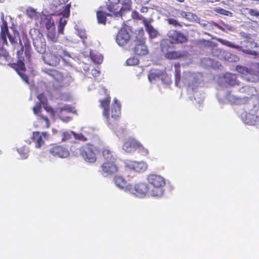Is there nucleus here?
<instances>
[{"label": "nucleus", "instance_id": "nucleus-1", "mask_svg": "<svg viewBox=\"0 0 259 259\" xmlns=\"http://www.w3.org/2000/svg\"><path fill=\"white\" fill-rule=\"evenodd\" d=\"M7 37H8L11 44L13 45H15L17 43V38L20 39L19 37V33L17 30L14 31L13 35L10 34L7 25V22L4 20L1 26L0 55L1 56H3L5 59H7L9 56V53L5 47L6 46H8Z\"/></svg>", "mask_w": 259, "mask_h": 259}, {"label": "nucleus", "instance_id": "nucleus-2", "mask_svg": "<svg viewBox=\"0 0 259 259\" xmlns=\"http://www.w3.org/2000/svg\"><path fill=\"white\" fill-rule=\"evenodd\" d=\"M160 48L164 57L168 60H176L184 56L183 54L180 51H175V45L174 42L167 38H164L160 41Z\"/></svg>", "mask_w": 259, "mask_h": 259}, {"label": "nucleus", "instance_id": "nucleus-3", "mask_svg": "<svg viewBox=\"0 0 259 259\" xmlns=\"http://www.w3.org/2000/svg\"><path fill=\"white\" fill-rule=\"evenodd\" d=\"M77 153L87 162L95 163L97 159L99 149L94 144L87 143L77 149Z\"/></svg>", "mask_w": 259, "mask_h": 259}, {"label": "nucleus", "instance_id": "nucleus-4", "mask_svg": "<svg viewBox=\"0 0 259 259\" xmlns=\"http://www.w3.org/2000/svg\"><path fill=\"white\" fill-rule=\"evenodd\" d=\"M147 180L148 183L153 187L152 195L155 196H161L162 195L164 190L163 188L165 186L164 179L158 175L150 174L148 175Z\"/></svg>", "mask_w": 259, "mask_h": 259}, {"label": "nucleus", "instance_id": "nucleus-5", "mask_svg": "<svg viewBox=\"0 0 259 259\" xmlns=\"http://www.w3.org/2000/svg\"><path fill=\"white\" fill-rule=\"evenodd\" d=\"M58 48L56 46H52L49 51L45 54L44 60L46 64L52 66H57L59 64L60 59L59 50Z\"/></svg>", "mask_w": 259, "mask_h": 259}, {"label": "nucleus", "instance_id": "nucleus-6", "mask_svg": "<svg viewBox=\"0 0 259 259\" xmlns=\"http://www.w3.org/2000/svg\"><path fill=\"white\" fill-rule=\"evenodd\" d=\"M99 171L104 177H111L118 171L116 161H104L101 165Z\"/></svg>", "mask_w": 259, "mask_h": 259}, {"label": "nucleus", "instance_id": "nucleus-7", "mask_svg": "<svg viewBox=\"0 0 259 259\" xmlns=\"http://www.w3.org/2000/svg\"><path fill=\"white\" fill-rule=\"evenodd\" d=\"M130 187L128 192L139 197H144L149 191V186L145 183H139L134 186L131 184Z\"/></svg>", "mask_w": 259, "mask_h": 259}, {"label": "nucleus", "instance_id": "nucleus-8", "mask_svg": "<svg viewBox=\"0 0 259 259\" xmlns=\"http://www.w3.org/2000/svg\"><path fill=\"white\" fill-rule=\"evenodd\" d=\"M50 153L55 157L65 158L70 155L68 149L63 145H53L49 149Z\"/></svg>", "mask_w": 259, "mask_h": 259}, {"label": "nucleus", "instance_id": "nucleus-9", "mask_svg": "<svg viewBox=\"0 0 259 259\" xmlns=\"http://www.w3.org/2000/svg\"><path fill=\"white\" fill-rule=\"evenodd\" d=\"M242 36L245 38V39L241 42V48L242 49V51L247 54L251 55L255 54V52L252 50V49L255 48L256 46L251 37L245 33H243Z\"/></svg>", "mask_w": 259, "mask_h": 259}, {"label": "nucleus", "instance_id": "nucleus-10", "mask_svg": "<svg viewBox=\"0 0 259 259\" xmlns=\"http://www.w3.org/2000/svg\"><path fill=\"white\" fill-rule=\"evenodd\" d=\"M49 135L47 132H33L31 136L32 142L35 143L37 148H40L45 144V140H48Z\"/></svg>", "mask_w": 259, "mask_h": 259}, {"label": "nucleus", "instance_id": "nucleus-11", "mask_svg": "<svg viewBox=\"0 0 259 259\" xmlns=\"http://www.w3.org/2000/svg\"><path fill=\"white\" fill-rule=\"evenodd\" d=\"M135 41L134 52L136 55L142 56H145L148 53V50L145 45V41L144 39L137 38Z\"/></svg>", "mask_w": 259, "mask_h": 259}, {"label": "nucleus", "instance_id": "nucleus-12", "mask_svg": "<svg viewBox=\"0 0 259 259\" xmlns=\"http://www.w3.org/2000/svg\"><path fill=\"white\" fill-rule=\"evenodd\" d=\"M111 98L109 95H107L105 99L100 100V107L103 108V114L106 118L108 123H112L111 119L110 118L109 106Z\"/></svg>", "mask_w": 259, "mask_h": 259}, {"label": "nucleus", "instance_id": "nucleus-13", "mask_svg": "<svg viewBox=\"0 0 259 259\" xmlns=\"http://www.w3.org/2000/svg\"><path fill=\"white\" fill-rule=\"evenodd\" d=\"M168 37L175 44H183L188 41L187 37L180 31L172 30L169 32Z\"/></svg>", "mask_w": 259, "mask_h": 259}, {"label": "nucleus", "instance_id": "nucleus-14", "mask_svg": "<svg viewBox=\"0 0 259 259\" xmlns=\"http://www.w3.org/2000/svg\"><path fill=\"white\" fill-rule=\"evenodd\" d=\"M130 39V34L126 29L121 28L118 31L116 35V41L119 46H123L125 45Z\"/></svg>", "mask_w": 259, "mask_h": 259}, {"label": "nucleus", "instance_id": "nucleus-15", "mask_svg": "<svg viewBox=\"0 0 259 259\" xmlns=\"http://www.w3.org/2000/svg\"><path fill=\"white\" fill-rule=\"evenodd\" d=\"M126 166L137 172H144L147 168V164L143 161H130L126 163Z\"/></svg>", "mask_w": 259, "mask_h": 259}, {"label": "nucleus", "instance_id": "nucleus-16", "mask_svg": "<svg viewBox=\"0 0 259 259\" xmlns=\"http://www.w3.org/2000/svg\"><path fill=\"white\" fill-rule=\"evenodd\" d=\"M139 142L133 138H129L125 141L122 149L128 153H132L137 150Z\"/></svg>", "mask_w": 259, "mask_h": 259}, {"label": "nucleus", "instance_id": "nucleus-17", "mask_svg": "<svg viewBox=\"0 0 259 259\" xmlns=\"http://www.w3.org/2000/svg\"><path fill=\"white\" fill-rule=\"evenodd\" d=\"M72 111V107L69 105H65L62 107H59L56 109V113L60 119L64 122H68L71 120V117L69 116H64V114L71 113Z\"/></svg>", "mask_w": 259, "mask_h": 259}, {"label": "nucleus", "instance_id": "nucleus-18", "mask_svg": "<svg viewBox=\"0 0 259 259\" xmlns=\"http://www.w3.org/2000/svg\"><path fill=\"white\" fill-rule=\"evenodd\" d=\"M109 4L107 5V9L109 12L114 14L116 17H121L122 15L119 11L118 5L120 0H108Z\"/></svg>", "mask_w": 259, "mask_h": 259}, {"label": "nucleus", "instance_id": "nucleus-19", "mask_svg": "<svg viewBox=\"0 0 259 259\" xmlns=\"http://www.w3.org/2000/svg\"><path fill=\"white\" fill-rule=\"evenodd\" d=\"M121 105L116 99H114V104L111 106L110 117L114 120H117L120 117Z\"/></svg>", "mask_w": 259, "mask_h": 259}, {"label": "nucleus", "instance_id": "nucleus-20", "mask_svg": "<svg viewBox=\"0 0 259 259\" xmlns=\"http://www.w3.org/2000/svg\"><path fill=\"white\" fill-rule=\"evenodd\" d=\"M104 6H101L99 7V10L97 11L96 15L98 22L100 24H103L105 25L107 21V17L111 16L114 15L112 13H106L104 12Z\"/></svg>", "mask_w": 259, "mask_h": 259}, {"label": "nucleus", "instance_id": "nucleus-21", "mask_svg": "<svg viewBox=\"0 0 259 259\" xmlns=\"http://www.w3.org/2000/svg\"><path fill=\"white\" fill-rule=\"evenodd\" d=\"M114 182L115 185L125 190V191L128 192V188L130 187L131 184H127L126 181L124 179L123 177L119 176H115L114 177Z\"/></svg>", "mask_w": 259, "mask_h": 259}, {"label": "nucleus", "instance_id": "nucleus-22", "mask_svg": "<svg viewBox=\"0 0 259 259\" xmlns=\"http://www.w3.org/2000/svg\"><path fill=\"white\" fill-rule=\"evenodd\" d=\"M225 82L230 86L239 85L240 82L237 80L236 74L227 72L224 75Z\"/></svg>", "mask_w": 259, "mask_h": 259}, {"label": "nucleus", "instance_id": "nucleus-23", "mask_svg": "<svg viewBox=\"0 0 259 259\" xmlns=\"http://www.w3.org/2000/svg\"><path fill=\"white\" fill-rule=\"evenodd\" d=\"M226 98L231 104L235 105H240L245 103L248 99L247 97H244L243 98L237 97L231 94V93H228L227 94Z\"/></svg>", "mask_w": 259, "mask_h": 259}, {"label": "nucleus", "instance_id": "nucleus-24", "mask_svg": "<svg viewBox=\"0 0 259 259\" xmlns=\"http://www.w3.org/2000/svg\"><path fill=\"white\" fill-rule=\"evenodd\" d=\"M102 155L104 161H116V155L108 147L102 150Z\"/></svg>", "mask_w": 259, "mask_h": 259}, {"label": "nucleus", "instance_id": "nucleus-25", "mask_svg": "<svg viewBox=\"0 0 259 259\" xmlns=\"http://www.w3.org/2000/svg\"><path fill=\"white\" fill-rule=\"evenodd\" d=\"M44 72L58 82L62 81L64 79L62 73L55 69H49L45 70Z\"/></svg>", "mask_w": 259, "mask_h": 259}, {"label": "nucleus", "instance_id": "nucleus-26", "mask_svg": "<svg viewBox=\"0 0 259 259\" xmlns=\"http://www.w3.org/2000/svg\"><path fill=\"white\" fill-rule=\"evenodd\" d=\"M243 77L246 80L252 82H256L259 80V76L257 72L251 69H248V72Z\"/></svg>", "mask_w": 259, "mask_h": 259}, {"label": "nucleus", "instance_id": "nucleus-27", "mask_svg": "<svg viewBox=\"0 0 259 259\" xmlns=\"http://www.w3.org/2000/svg\"><path fill=\"white\" fill-rule=\"evenodd\" d=\"M74 136V132L72 131H60L59 136L60 140L62 142H66L72 139V136Z\"/></svg>", "mask_w": 259, "mask_h": 259}, {"label": "nucleus", "instance_id": "nucleus-28", "mask_svg": "<svg viewBox=\"0 0 259 259\" xmlns=\"http://www.w3.org/2000/svg\"><path fill=\"white\" fill-rule=\"evenodd\" d=\"M198 44L202 47L211 49L216 48L218 46L217 43L213 42L210 40H206L204 39L198 40Z\"/></svg>", "mask_w": 259, "mask_h": 259}, {"label": "nucleus", "instance_id": "nucleus-29", "mask_svg": "<svg viewBox=\"0 0 259 259\" xmlns=\"http://www.w3.org/2000/svg\"><path fill=\"white\" fill-rule=\"evenodd\" d=\"M11 66L17 71L18 74L26 71L25 64L21 60L19 59L16 63L11 64Z\"/></svg>", "mask_w": 259, "mask_h": 259}, {"label": "nucleus", "instance_id": "nucleus-30", "mask_svg": "<svg viewBox=\"0 0 259 259\" xmlns=\"http://www.w3.org/2000/svg\"><path fill=\"white\" fill-rule=\"evenodd\" d=\"M257 119V116L255 114L250 113H246L244 118L245 123L249 125H254Z\"/></svg>", "mask_w": 259, "mask_h": 259}, {"label": "nucleus", "instance_id": "nucleus-31", "mask_svg": "<svg viewBox=\"0 0 259 259\" xmlns=\"http://www.w3.org/2000/svg\"><path fill=\"white\" fill-rule=\"evenodd\" d=\"M144 25L146 28V31L149 33L150 37L152 38H155L157 36L158 34V32L150 24V22H149L148 21L145 22V23Z\"/></svg>", "mask_w": 259, "mask_h": 259}, {"label": "nucleus", "instance_id": "nucleus-32", "mask_svg": "<svg viewBox=\"0 0 259 259\" xmlns=\"http://www.w3.org/2000/svg\"><path fill=\"white\" fill-rule=\"evenodd\" d=\"M120 3L122 7L119 8V12L121 11H130L132 9V0H120Z\"/></svg>", "mask_w": 259, "mask_h": 259}, {"label": "nucleus", "instance_id": "nucleus-33", "mask_svg": "<svg viewBox=\"0 0 259 259\" xmlns=\"http://www.w3.org/2000/svg\"><path fill=\"white\" fill-rule=\"evenodd\" d=\"M48 39L53 42H57L58 41V37L56 35V28L53 27V28L47 30Z\"/></svg>", "mask_w": 259, "mask_h": 259}, {"label": "nucleus", "instance_id": "nucleus-34", "mask_svg": "<svg viewBox=\"0 0 259 259\" xmlns=\"http://www.w3.org/2000/svg\"><path fill=\"white\" fill-rule=\"evenodd\" d=\"M175 82L176 84H178L180 82L181 80V69H180V63L175 64Z\"/></svg>", "mask_w": 259, "mask_h": 259}, {"label": "nucleus", "instance_id": "nucleus-35", "mask_svg": "<svg viewBox=\"0 0 259 259\" xmlns=\"http://www.w3.org/2000/svg\"><path fill=\"white\" fill-rule=\"evenodd\" d=\"M38 121L45 128H49L50 126V122L49 118L42 115H39Z\"/></svg>", "mask_w": 259, "mask_h": 259}, {"label": "nucleus", "instance_id": "nucleus-36", "mask_svg": "<svg viewBox=\"0 0 259 259\" xmlns=\"http://www.w3.org/2000/svg\"><path fill=\"white\" fill-rule=\"evenodd\" d=\"M67 22V20L64 18H61L58 25V33L60 34H64V29Z\"/></svg>", "mask_w": 259, "mask_h": 259}, {"label": "nucleus", "instance_id": "nucleus-37", "mask_svg": "<svg viewBox=\"0 0 259 259\" xmlns=\"http://www.w3.org/2000/svg\"><path fill=\"white\" fill-rule=\"evenodd\" d=\"M17 150L18 153L21 156L22 158L25 159L28 157L29 155V150L27 146H22L21 147L18 148Z\"/></svg>", "mask_w": 259, "mask_h": 259}, {"label": "nucleus", "instance_id": "nucleus-38", "mask_svg": "<svg viewBox=\"0 0 259 259\" xmlns=\"http://www.w3.org/2000/svg\"><path fill=\"white\" fill-rule=\"evenodd\" d=\"M46 21L45 22V26L47 29H50L55 27V21L52 16H47L46 17Z\"/></svg>", "mask_w": 259, "mask_h": 259}, {"label": "nucleus", "instance_id": "nucleus-39", "mask_svg": "<svg viewBox=\"0 0 259 259\" xmlns=\"http://www.w3.org/2000/svg\"><path fill=\"white\" fill-rule=\"evenodd\" d=\"M132 17L134 20H142L143 24L145 23V22L148 21V20L142 15L139 14L138 12L137 11H133L132 13Z\"/></svg>", "mask_w": 259, "mask_h": 259}, {"label": "nucleus", "instance_id": "nucleus-40", "mask_svg": "<svg viewBox=\"0 0 259 259\" xmlns=\"http://www.w3.org/2000/svg\"><path fill=\"white\" fill-rule=\"evenodd\" d=\"M217 40L219 42H220L221 44L227 46L228 47L234 48V49H238L239 47L238 46H236L233 44L232 42L227 40L226 39H223L221 38H216Z\"/></svg>", "mask_w": 259, "mask_h": 259}, {"label": "nucleus", "instance_id": "nucleus-41", "mask_svg": "<svg viewBox=\"0 0 259 259\" xmlns=\"http://www.w3.org/2000/svg\"><path fill=\"white\" fill-rule=\"evenodd\" d=\"M162 70L157 71L155 70L154 71H151L150 72L148 75L149 79L150 81L156 80L157 78L160 79V76L161 75Z\"/></svg>", "mask_w": 259, "mask_h": 259}, {"label": "nucleus", "instance_id": "nucleus-42", "mask_svg": "<svg viewBox=\"0 0 259 259\" xmlns=\"http://www.w3.org/2000/svg\"><path fill=\"white\" fill-rule=\"evenodd\" d=\"M160 79L166 84H169L171 82L170 77L164 71H161Z\"/></svg>", "mask_w": 259, "mask_h": 259}, {"label": "nucleus", "instance_id": "nucleus-43", "mask_svg": "<svg viewBox=\"0 0 259 259\" xmlns=\"http://www.w3.org/2000/svg\"><path fill=\"white\" fill-rule=\"evenodd\" d=\"M91 58L92 60L95 63L100 64H101L103 60V58L101 55H98L94 54H92L90 55Z\"/></svg>", "mask_w": 259, "mask_h": 259}, {"label": "nucleus", "instance_id": "nucleus-44", "mask_svg": "<svg viewBox=\"0 0 259 259\" xmlns=\"http://www.w3.org/2000/svg\"><path fill=\"white\" fill-rule=\"evenodd\" d=\"M137 150L140 154L144 156H147L149 154L148 149L145 148L140 142H139V145L138 146Z\"/></svg>", "mask_w": 259, "mask_h": 259}, {"label": "nucleus", "instance_id": "nucleus-45", "mask_svg": "<svg viewBox=\"0 0 259 259\" xmlns=\"http://www.w3.org/2000/svg\"><path fill=\"white\" fill-rule=\"evenodd\" d=\"M213 11L215 12L226 16H229L231 14V12L226 10H225L220 7H215L213 8Z\"/></svg>", "mask_w": 259, "mask_h": 259}, {"label": "nucleus", "instance_id": "nucleus-46", "mask_svg": "<svg viewBox=\"0 0 259 259\" xmlns=\"http://www.w3.org/2000/svg\"><path fill=\"white\" fill-rule=\"evenodd\" d=\"M167 23L175 27H180L182 26V24L175 18H169L167 19Z\"/></svg>", "mask_w": 259, "mask_h": 259}, {"label": "nucleus", "instance_id": "nucleus-47", "mask_svg": "<svg viewBox=\"0 0 259 259\" xmlns=\"http://www.w3.org/2000/svg\"><path fill=\"white\" fill-rule=\"evenodd\" d=\"M37 98L39 100V102L37 103H40L41 105H42L43 106L47 105L48 99L44 94L41 93L38 94L37 96Z\"/></svg>", "mask_w": 259, "mask_h": 259}, {"label": "nucleus", "instance_id": "nucleus-48", "mask_svg": "<svg viewBox=\"0 0 259 259\" xmlns=\"http://www.w3.org/2000/svg\"><path fill=\"white\" fill-rule=\"evenodd\" d=\"M41 105L40 103H37L33 107V111L35 115H40V113L41 111Z\"/></svg>", "mask_w": 259, "mask_h": 259}, {"label": "nucleus", "instance_id": "nucleus-49", "mask_svg": "<svg viewBox=\"0 0 259 259\" xmlns=\"http://www.w3.org/2000/svg\"><path fill=\"white\" fill-rule=\"evenodd\" d=\"M236 69L239 73L243 75V76H245L247 72H248L249 69L241 66H237Z\"/></svg>", "mask_w": 259, "mask_h": 259}, {"label": "nucleus", "instance_id": "nucleus-50", "mask_svg": "<svg viewBox=\"0 0 259 259\" xmlns=\"http://www.w3.org/2000/svg\"><path fill=\"white\" fill-rule=\"evenodd\" d=\"M138 60L134 57L130 58L127 59L126 62L128 65L133 66L138 64Z\"/></svg>", "mask_w": 259, "mask_h": 259}, {"label": "nucleus", "instance_id": "nucleus-51", "mask_svg": "<svg viewBox=\"0 0 259 259\" xmlns=\"http://www.w3.org/2000/svg\"><path fill=\"white\" fill-rule=\"evenodd\" d=\"M74 137L75 139L82 141L83 142L87 141V138L82 134H76L74 132Z\"/></svg>", "mask_w": 259, "mask_h": 259}, {"label": "nucleus", "instance_id": "nucleus-52", "mask_svg": "<svg viewBox=\"0 0 259 259\" xmlns=\"http://www.w3.org/2000/svg\"><path fill=\"white\" fill-rule=\"evenodd\" d=\"M24 72H22L18 74L20 75V76L21 77L22 80L27 84H29V78L28 76L24 73Z\"/></svg>", "mask_w": 259, "mask_h": 259}, {"label": "nucleus", "instance_id": "nucleus-53", "mask_svg": "<svg viewBox=\"0 0 259 259\" xmlns=\"http://www.w3.org/2000/svg\"><path fill=\"white\" fill-rule=\"evenodd\" d=\"M24 49H25V55H27L29 53L30 50H31V45L29 42L27 41L25 42L24 45Z\"/></svg>", "mask_w": 259, "mask_h": 259}, {"label": "nucleus", "instance_id": "nucleus-54", "mask_svg": "<svg viewBox=\"0 0 259 259\" xmlns=\"http://www.w3.org/2000/svg\"><path fill=\"white\" fill-rule=\"evenodd\" d=\"M248 14L250 16H255L256 17H259V11L256 10L250 9L248 10Z\"/></svg>", "mask_w": 259, "mask_h": 259}, {"label": "nucleus", "instance_id": "nucleus-55", "mask_svg": "<svg viewBox=\"0 0 259 259\" xmlns=\"http://www.w3.org/2000/svg\"><path fill=\"white\" fill-rule=\"evenodd\" d=\"M19 44L21 46V48H20V49L19 50H18L17 52V55L18 58L21 57V56L23 54V53L24 52V47H23V46L22 45V41H21V40L20 39H19Z\"/></svg>", "mask_w": 259, "mask_h": 259}, {"label": "nucleus", "instance_id": "nucleus-56", "mask_svg": "<svg viewBox=\"0 0 259 259\" xmlns=\"http://www.w3.org/2000/svg\"><path fill=\"white\" fill-rule=\"evenodd\" d=\"M180 15L181 17L183 18H185L186 19L189 18V17L192 15V14L190 12H185V11H181L180 13Z\"/></svg>", "mask_w": 259, "mask_h": 259}, {"label": "nucleus", "instance_id": "nucleus-57", "mask_svg": "<svg viewBox=\"0 0 259 259\" xmlns=\"http://www.w3.org/2000/svg\"><path fill=\"white\" fill-rule=\"evenodd\" d=\"M251 89L249 87L245 86L239 89V92L242 93H245L248 92Z\"/></svg>", "mask_w": 259, "mask_h": 259}, {"label": "nucleus", "instance_id": "nucleus-58", "mask_svg": "<svg viewBox=\"0 0 259 259\" xmlns=\"http://www.w3.org/2000/svg\"><path fill=\"white\" fill-rule=\"evenodd\" d=\"M64 8V11L65 12V14H63V16H65L66 14H67V17H68V16L69 15V12H70V6L69 5H67Z\"/></svg>", "mask_w": 259, "mask_h": 259}, {"label": "nucleus", "instance_id": "nucleus-59", "mask_svg": "<svg viewBox=\"0 0 259 259\" xmlns=\"http://www.w3.org/2000/svg\"><path fill=\"white\" fill-rule=\"evenodd\" d=\"M27 14L31 18L34 17L36 15V12L35 11V10L33 9H31L29 11H27Z\"/></svg>", "mask_w": 259, "mask_h": 259}, {"label": "nucleus", "instance_id": "nucleus-60", "mask_svg": "<svg viewBox=\"0 0 259 259\" xmlns=\"http://www.w3.org/2000/svg\"><path fill=\"white\" fill-rule=\"evenodd\" d=\"M44 108L45 109V110L47 112H51V113H53L54 112V110H53V109L51 107L48 106H47V105L44 106Z\"/></svg>", "mask_w": 259, "mask_h": 259}, {"label": "nucleus", "instance_id": "nucleus-61", "mask_svg": "<svg viewBox=\"0 0 259 259\" xmlns=\"http://www.w3.org/2000/svg\"><path fill=\"white\" fill-rule=\"evenodd\" d=\"M140 12L143 13H146L148 11V8L147 7H142L140 9Z\"/></svg>", "mask_w": 259, "mask_h": 259}, {"label": "nucleus", "instance_id": "nucleus-62", "mask_svg": "<svg viewBox=\"0 0 259 259\" xmlns=\"http://www.w3.org/2000/svg\"><path fill=\"white\" fill-rule=\"evenodd\" d=\"M79 36L80 38H81L83 40L87 38V36L86 35V34L84 32H80L79 33Z\"/></svg>", "mask_w": 259, "mask_h": 259}, {"label": "nucleus", "instance_id": "nucleus-63", "mask_svg": "<svg viewBox=\"0 0 259 259\" xmlns=\"http://www.w3.org/2000/svg\"><path fill=\"white\" fill-rule=\"evenodd\" d=\"M220 0H202V2L205 3H214L216 2H218Z\"/></svg>", "mask_w": 259, "mask_h": 259}, {"label": "nucleus", "instance_id": "nucleus-64", "mask_svg": "<svg viewBox=\"0 0 259 259\" xmlns=\"http://www.w3.org/2000/svg\"><path fill=\"white\" fill-rule=\"evenodd\" d=\"M140 3L143 4H148L151 0H138Z\"/></svg>", "mask_w": 259, "mask_h": 259}]
</instances>
